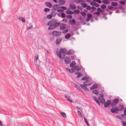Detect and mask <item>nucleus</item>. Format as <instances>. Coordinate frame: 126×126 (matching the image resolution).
Returning a JSON list of instances; mask_svg holds the SVG:
<instances>
[{
	"label": "nucleus",
	"mask_w": 126,
	"mask_h": 126,
	"mask_svg": "<svg viewBox=\"0 0 126 126\" xmlns=\"http://www.w3.org/2000/svg\"><path fill=\"white\" fill-rule=\"evenodd\" d=\"M76 64V63L75 61H73L70 64V67H73Z\"/></svg>",
	"instance_id": "393cba45"
},
{
	"label": "nucleus",
	"mask_w": 126,
	"mask_h": 126,
	"mask_svg": "<svg viewBox=\"0 0 126 126\" xmlns=\"http://www.w3.org/2000/svg\"><path fill=\"white\" fill-rule=\"evenodd\" d=\"M88 79L87 77H86L85 76H84V77H82L81 78V79L82 80H86Z\"/></svg>",
	"instance_id": "72a5a7b5"
},
{
	"label": "nucleus",
	"mask_w": 126,
	"mask_h": 126,
	"mask_svg": "<svg viewBox=\"0 0 126 126\" xmlns=\"http://www.w3.org/2000/svg\"><path fill=\"white\" fill-rule=\"evenodd\" d=\"M62 21H63L64 23H65L67 21V20L66 19H63L62 20Z\"/></svg>",
	"instance_id": "338daca9"
},
{
	"label": "nucleus",
	"mask_w": 126,
	"mask_h": 126,
	"mask_svg": "<svg viewBox=\"0 0 126 126\" xmlns=\"http://www.w3.org/2000/svg\"><path fill=\"white\" fill-rule=\"evenodd\" d=\"M116 117L117 118L120 119V120H122V119L121 117L120 116L117 115L116 116Z\"/></svg>",
	"instance_id": "e2e57ef3"
},
{
	"label": "nucleus",
	"mask_w": 126,
	"mask_h": 126,
	"mask_svg": "<svg viewBox=\"0 0 126 126\" xmlns=\"http://www.w3.org/2000/svg\"><path fill=\"white\" fill-rule=\"evenodd\" d=\"M119 2L122 5H124L125 3V2L124 0L120 1Z\"/></svg>",
	"instance_id": "37998d69"
},
{
	"label": "nucleus",
	"mask_w": 126,
	"mask_h": 126,
	"mask_svg": "<svg viewBox=\"0 0 126 126\" xmlns=\"http://www.w3.org/2000/svg\"><path fill=\"white\" fill-rule=\"evenodd\" d=\"M69 23L71 25H72L73 24H76V21L74 19H72L69 20Z\"/></svg>",
	"instance_id": "a211bd4d"
},
{
	"label": "nucleus",
	"mask_w": 126,
	"mask_h": 126,
	"mask_svg": "<svg viewBox=\"0 0 126 126\" xmlns=\"http://www.w3.org/2000/svg\"><path fill=\"white\" fill-rule=\"evenodd\" d=\"M84 120L86 124L88 123L87 119L85 118V117H84Z\"/></svg>",
	"instance_id": "0e129e2a"
},
{
	"label": "nucleus",
	"mask_w": 126,
	"mask_h": 126,
	"mask_svg": "<svg viewBox=\"0 0 126 126\" xmlns=\"http://www.w3.org/2000/svg\"><path fill=\"white\" fill-rule=\"evenodd\" d=\"M51 15H52V16L54 17L56 15V13L54 12H52L51 13Z\"/></svg>",
	"instance_id": "49530a36"
},
{
	"label": "nucleus",
	"mask_w": 126,
	"mask_h": 126,
	"mask_svg": "<svg viewBox=\"0 0 126 126\" xmlns=\"http://www.w3.org/2000/svg\"><path fill=\"white\" fill-rule=\"evenodd\" d=\"M61 114L64 117H66V113L64 112H61Z\"/></svg>",
	"instance_id": "c9c22d12"
},
{
	"label": "nucleus",
	"mask_w": 126,
	"mask_h": 126,
	"mask_svg": "<svg viewBox=\"0 0 126 126\" xmlns=\"http://www.w3.org/2000/svg\"><path fill=\"white\" fill-rule=\"evenodd\" d=\"M103 104H104V107L107 108L110 105H111V101L110 100H108L106 102L105 101Z\"/></svg>",
	"instance_id": "0eeeda50"
},
{
	"label": "nucleus",
	"mask_w": 126,
	"mask_h": 126,
	"mask_svg": "<svg viewBox=\"0 0 126 126\" xmlns=\"http://www.w3.org/2000/svg\"><path fill=\"white\" fill-rule=\"evenodd\" d=\"M64 61L66 64H69L71 62V60L69 56H66L64 59Z\"/></svg>",
	"instance_id": "6e6552de"
},
{
	"label": "nucleus",
	"mask_w": 126,
	"mask_h": 126,
	"mask_svg": "<svg viewBox=\"0 0 126 126\" xmlns=\"http://www.w3.org/2000/svg\"><path fill=\"white\" fill-rule=\"evenodd\" d=\"M95 101L99 105H100V103L98 99L97 98L95 100Z\"/></svg>",
	"instance_id": "c03bdc74"
},
{
	"label": "nucleus",
	"mask_w": 126,
	"mask_h": 126,
	"mask_svg": "<svg viewBox=\"0 0 126 126\" xmlns=\"http://www.w3.org/2000/svg\"><path fill=\"white\" fill-rule=\"evenodd\" d=\"M64 95L65 97L68 101L70 102V103L73 102L72 100L69 99L70 96H68L66 94H64Z\"/></svg>",
	"instance_id": "f3484780"
},
{
	"label": "nucleus",
	"mask_w": 126,
	"mask_h": 126,
	"mask_svg": "<svg viewBox=\"0 0 126 126\" xmlns=\"http://www.w3.org/2000/svg\"><path fill=\"white\" fill-rule=\"evenodd\" d=\"M119 8L120 9L122 10H125V8L124 7L122 6H121L119 7Z\"/></svg>",
	"instance_id": "69168bd1"
},
{
	"label": "nucleus",
	"mask_w": 126,
	"mask_h": 126,
	"mask_svg": "<svg viewBox=\"0 0 126 126\" xmlns=\"http://www.w3.org/2000/svg\"><path fill=\"white\" fill-rule=\"evenodd\" d=\"M52 16V15L51 14H49L47 15V17L48 18L50 19L51 18Z\"/></svg>",
	"instance_id": "a19ab883"
},
{
	"label": "nucleus",
	"mask_w": 126,
	"mask_h": 126,
	"mask_svg": "<svg viewBox=\"0 0 126 126\" xmlns=\"http://www.w3.org/2000/svg\"><path fill=\"white\" fill-rule=\"evenodd\" d=\"M19 19L23 22H25V19L22 17H19Z\"/></svg>",
	"instance_id": "bb28decb"
},
{
	"label": "nucleus",
	"mask_w": 126,
	"mask_h": 126,
	"mask_svg": "<svg viewBox=\"0 0 126 126\" xmlns=\"http://www.w3.org/2000/svg\"><path fill=\"white\" fill-rule=\"evenodd\" d=\"M71 36V34L70 33H68L66 34L65 36V38L66 39H68Z\"/></svg>",
	"instance_id": "7c9ffc66"
},
{
	"label": "nucleus",
	"mask_w": 126,
	"mask_h": 126,
	"mask_svg": "<svg viewBox=\"0 0 126 126\" xmlns=\"http://www.w3.org/2000/svg\"><path fill=\"white\" fill-rule=\"evenodd\" d=\"M70 6L71 9L72 10H74L76 8V5L74 4H70Z\"/></svg>",
	"instance_id": "4be33fe9"
},
{
	"label": "nucleus",
	"mask_w": 126,
	"mask_h": 126,
	"mask_svg": "<svg viewBox=\"0 0 126 126\" xmlns=\"http://www.w3.org/2000/svg\"><path fill=\"white\" fill-rule=\"evenodd\" d=\"M92 93L94 94H98L99 92L97 90H95L93 91L92 92Z\"/></svg>",
	"instance_id": "473e14b6"
},
{
	"label": "nucleus",
	"mask_w": 126,
	"mask_h": 126,
	"mask_svg": "<svg viewBox=\"0 0 126 126\" xmlns=\"http://www.w3.org/2000/svg\"><path fill=\"white\" fill-rule=\"evenodd\" d=\"M91 8L92 9V11L93 12L96 9V8L95 7L93 6H92Z\"/></svg>",
	"instance_id": "3c124183"
},
{
	"label": "nucleus",
	"mask_w": 126,
	"mask_h": 126,
	"mask_svg": "<svg viewBox=\"0 0 126 126\" xmlns=\"http://www.w3.org/2000/svg\"><path fill=\"white\" fill-rule=\"evenodd\" d=\"M104 96V95L103 94H100V96L98 98V99L100 100V102L102 104H104V102L105 101V99L103 97Z\"/></svg>",
	"instance_id": "20e7f679"
},
{
	"label": "nucleus",
	"mask_w": 126,
	"mask_h": 126,
	"mask_svg": "<svg viewBox=\"0 0 126 126\" xmlns=\"http://www.w3.org/2000/svg\"><path fill=\"white\" fill-rule=\"evenodd\" d=\"M84 83L86 84V85L87 86H88L91 85V83L89 80L88 79L86 80L85 81L83 82Z\"/></svg>",
	"instance_id": "2eb2a0df"
},
{
	"label": "nucleus",
	"mask_w": 126,
	"mask_h": 126,
	"mask_svg": "<svg viewBox=\"0 0 126 126\" xmlns=\"http://www.w3.org/2000/svg\"><path fill=\"white\" fill-rule=\"evenodd\" d=\"M80 86L82 88L83 90H85L87 92H88V90L87 88L86 87V84H85L83 83V84H80Z\"/></svg>",
	"instance_id": "1a4fd4ad"
},
{
	"label": "nucleus",
	"mask_w": 126,
	"mask_h": 126,
	"mask_svg": "<svg viewBox=\"0 0 126 126\" xmlns=\"http://www.w3.org/2000/svg\"><path fill=\"white\" fill-rule=\"evenodd\" d=\"M77 113L78 115L79 116L82 117H83V116H82V114H81L80 111H79V110H78L77 111Z\"/></svg>",
	"instance_id": "58836bf2"
},
{
	"label": "nucleus",
	"mask_w": 126,
	"mask_h": 126,
	"mask_svg": "<svg viewBox=\"0 0 126 126\" xmlns=\"http://www.w3.org/2000/svg\"><path fill=\"white\" fill-rule=\"evenodd\" d=\"M32 28V25H31L29 27H27V30H29L30 29Z\"/></svg>",
	"instance_id": "774afa93"
},
{
	"label": "nucleus",
	"mask_w": 126,
	"mask_h": 126,
	"mask_svg": "<svg viewBox=\"0 0 126 126\" xmlns=\"http://www.w3.org/2000/svg\"><path fill=\"white\" fill-rule=\"evenodd\" d=\"M100 8H97V11L100 12L103 11Z\"/></svg>",
	"instance_id": "8fccbe9b"
},
{
	"label": "nucleus",
	"mask_w": 126,
	"mask_h": 126,
	"mask_svg": "<svg viewBox=\"0 0 126 126\" xmlns=\"http://www.w3.org/2000/svg\"><path fill=\"white\" fill-rule=\"evenodd\" d=\"M66 25L64 23H62L60 26V29L62 30H63L65 28Z\"/></svg>",
	"instance_id": "4468645a"
},
{
	"label": "nucleus",
	"mask_w": 126,
	"mask_h": 126,
	"mask_svg": "<svg viewBox=\"0 0 126 126\" xmlns=\"http://www.w3.org/2000/svg\"><path fill=\"white\" fill-rule=\"evenodd\" d=\"M94 6L96 7H98L99 6V5L98 4H97L96 2H94Z\"/></svg>",
	"instance_id": "6e6d98bb"
},
{
	"label": "nucleus",
	"mask_w": 126,
	"mask_h": 126,
	"mask_svg": "<svg viewBox=\"0 0 126 126\" xmlns=\"http://www.w3.org/2000/svg\"><path fill=\"white\" fill-rule=\"evenodd\" d=\"M72 17V16L71 15H67L66 18L69 19H71Z\"/></svg>",
	"instance_id": "79ce46f5"
},
{
	"label": "nucleus",
	"mask_w": 126,
	"mask_h": 126,
	"mask_svg": "<svg viewBox=\"0 0 126 126\" xmlns=\"http://www.w3.org/2000/svg\"><path fill=\"white\" fill-rule=\"evenodd\" d=\"M65 14L62 13H61V16L62 18H64L65 17Z\"/></svg>",
	"instance_id": "a18cd8bd"
},
{
	"label": "nucleus",
	"mask_w": 126,
	"mask_h": 126,
	"mask_svg": "<svg viewBox=\"0 0 126 126\" xmlns=\"http://www.w3.org/2000/svg\"><path fill=\"white\" fill-rule=\"evenodd\" d=\"M62 33V32L60 31H54L52 32V34L53 36L54 37H58L59 35H61Z\"/></svg>",
	"instance_id": "423d86ee"
},
{
	"label": "nucleus",
	"mask_w": 126,
	"mask_h": 126,
	"mask_svg": "<svg viewBox=\"0 0 126 126\" xmlns=\"http://www.w3.org/2000/svg\"><path fill=\"white\" fill-rule=\"evenodd\" d=\"M110 110V111L112 113H117L119 112L118 109L117 107L114 106H112Z\"/></svg>",
	"instance_id": "39448f33"
},
{
	"label": "nucleus",
	"mask_w": 126,
	"mask_h": 126,
	"mask_svg": "<svg viewBox=\"0 0 126 126\" xmlns=\"http://www.w3.org/2000/svg\"><path fill=\"white\" fill-rule=\"evenodd\" d=\"M87 17L90 18L92 17V14L90 13H88L87 14Z\"/></svg>",
	"instance_id": "2f4dec72"
},
{
	"label": "nucleus",
	"mask_w": 126,
	"mask_h": 126,
	"mask_svg": "<svg viewBox=\"0 0 126 126\" xmlns=\"http://www.w3.org/2000/svg\"><path fill=\"white\" fill-rule=\"evenodd\" d=\"M80 14L83 16L84 17H85L86 14V13L83 11H81L80 12Z\"/></svg>",
	"instance_id": "cd10ccee"
},
{
	"label": "nucleus",
	"mask_w": 126,
	"mask_h": 126,
	"mask_svg": "<svg viewBox=\"0 0 126 126\" xmlns=\"http://www.w3.org/2000/svg\"><path fill=\"white\" fill-rule=\"evenodd\" d=\"M62 38L61 37H58L56 40V45H58L60 44L62 40Z\"/></svg>",
	"instance_id": "f8f14e48"
},
{
	"label": "nucleus",
	"mask_w": 126,
	"mask_h": 126,
	"mask_svg": "<svg viewBox=\"0 0 126 126\" xmlns=\"http://www.w3.org/2000/svg\"><path fill=\"white\" fill-rule=\"evenodd\" d=\"M74 71L76 70L77 71H79L81 69V68L80 66H79V65H77L75 66L74 68H73Z\"/></svg>",
	"instance_id": "6ab92c4d"
},
{
	"label": "nucleus",
	"mask_w": 126,
	"mask_h": 126,
	"mask_svg": "<svg viewBox=\"0 0 126 126\" xmlns=\"http://www.w3.org/2000/svg\"><path fill=\"white\" fill-rule=\"evenodd\" d=\"M111 4L112 6H115L117 5V3L114 2H111Z\"/></svg>",
	"instance_id": "c85d7f7f"
},
{
	"label": "nucleus",
	"mask_w": 126,
	"mask_h": 126,
	"mask_svg": "<svg viewBox=\"0 0 126 126\" xmlns=\"http://www.w3.org/2000/svg\"><path fill=\"white\" fill-rule=\"evenodd\" d=\"M124 114H121V116L125 120H126V109H124L123 110Z\"/></svg>",
	"instance_id": "9b49d317"
},
{
	"label": "nucleus",
	"mask_w": 126,
	"mask_h": 126,
	"mask_svg": "<svg viewBox=\"0 0 126 126\" xmlns=\"http://www.w3.org/2000/svg\"><path fill=\"white\" fill-rule=\"evenodd\" d=\"M121 122L123 126H126V122L125 121H121Z\"/></svg>",
	"instance_id": "ea45409f"
},
{
	"label": "nucleus",
	"mask_w": 126,
	"mask_h": 126,
	"mask_svg": "<svg viewBox=\"0 0 126 126\" xmlns=\"http://www.w3.org/2000/svg\"><path fill=\"white\" fill-rule=\"evenodd\" d=\"M107 7L109 9H112L113 8L112 6H108Z\"/></svg>",
	"instance_id": "052dcab7"
},
{
	"label": "nucleus",
	"mask_w": 126,
	"mask_h": 126,
	"mask_svg": "<svg viewBox=\"0 0 126 126\" xmlns=\"http://www.w3.org/2000/svg\"><path fill=\"white\" fill-rule=\"evenodd\" d=\"M72 50H68L66 53V54L68 55H70L72 53Z\"/></svg>",
	"instance_id": "c756f323"
},
{
	"label": "nucleus",
	"mask_w": 126,
	"mask_h": 126,
	"mask_svg": "<svg viewBox=\"0 0 126 126\" xmlns=\"http://www.w3.org/2000/svg\"><path fill=\"white\" fill-rule=\"evenodd\" d=\"M82 0H75V2L76 3H79Z\"/></svg>",
	"instance_id": "09e8293b"
},
{
	"label": "nucleus",
	"mask_w": 126,
	"mask_h": 126,
	"mask_svg": "<svg viewBox=\"0 0 126 126\" xmlns=\"http://www.w3.org/2000/svg\"><path fill=\"white\" fill-rule=\"evenodd\" d=\"M66 69L67 71H68L71 73H73L74 72L73 68H72L71 69L68 68H66Z\"/></svg>",
	"instance_id": "412c9836"
},
{
	"label": "nucleus",
	"mask_w": 126,
	"mask_h": 126,
	"mask_svg": "<svg viewBox=\"0 0 126 126\" xmlns=\"http://www.w3.org/2000/svg\"><path fill=\"white\" fill-rule=\"evenodd\" d=\"M65 2V0H59V3L60 5H63L64 4Z\"/></svg>",
	"instance_id": "b1692460"
},
{
	"label": "nucleus",
	"mask_w": 126,
	"mask_h": 126,
	"mask_svg": "<svg viewBox=\"0 0 126 126\" xmlns=\"http://www.w3.org/2000/svg\"><path fill=\"white\" fill-rule=\"evenodd\" d=\"M45 4L49 8H51L52 6V5L51 3L48 2H45Z\"/></svg>",
	"instance_id": "dca6fc26"
},
{
	"label": "nucleus",
	"mask_w": 126,
	"mask_h": 126,
	"mask_svg": "<svg viewBox=\"0 0 126 126\" xmlns=\"http://www.w3.org/2000/svg\"><path fill=\"white\" fill-rule=\"evenodd\" d=\"M38 59V57L37 56L36 57V56H35V59L34 60L35 62H37V60Z\"/></svg>",
	"instance_id": "680f3d73"
},
{
	"label": "nucleus",
	"mask_w": 126,
	"mask_h": 126,
	"mask_svg": "<svg viewBox=\"0 0 126 126\" xmlns=\"http://www.w3.org/2000/svg\"><path fill=\"white\" fill-rule=\"evenodd\" d=\"M118 111H121L123 110L124 108V106L123 105L120 104H119L118 107H117Z\"/></svg>",
	"instance_id": "9d476101"
},
{
	"label": "nucleus",
	"mask_w": 126,
	"mask_h": 126,
	"mask_svg": "<svg viewBox=\"0 0 126 126\" xmlns=\"http://www.w3.org/2000/svg\"><path fill=\"white\" fill-rule=\"evenodd\" d=\"M49 10L50 9L48 8H46L44 9V11L46 12L49 11Z\"/></svg>",
	"instance_id": "603ef678"
},
{
	"label": "nucleus",
	"mask_w": 126,
	"mask_h": 126,
	"mask_svg": "<svg viewBox=\"0 0 126 126\" xmlns=\"http://www.w3.org/2000/svg\"><path fill=\"white\" fill-rule=\"evenodd\" d=\"M82 76V74L79 72V73L78 74V75L77 76V78H80V77H81Z\"/></svg>",
	"instance_id": "4c0bfd02"
},
{
	"label": "nucleus",
	"mask_w": 126,
	"mask_h": 126,
	"mask_svg": "<svg viewBox=\"0 0 126 126\" xmlns=\"http://www.w3.org/2000/svg\"><path fill=\"white\" fill-rule=\"evenodd\" d=\"M98 87V84L96 83H95L90 88V90H92L93 89H95L97 88Z\"/></svg>",
	"instance_id": "ddd939ff"
},
{
	"label": "nucleus",
	"mask_w": 126,
	"mask_h": 126,
	"mask_svg": "<svg viewBox=\"0 0 126 126\" xmlns=\"http://www.w3.org/2000/svg\"><path fill=\"white\" fill-rule=\"evenodd\" d=\"M57 19H53L49 21L47 24V26H49L48 30H51L54 29L55 28L58 27L60 24V22H57Z\"/></svg>",
	"instance_id": "f257e3e1"
},
{
	"label": "nucleus",
	"mask_w": 126,
	"mask_h": 126,
	"mask_svg": "<svg viewBox=\"0 0 126 126\" xmlns=\"http://www.w3.org/2000/svg\"><path fill=\"white\" fill-rule=\"evenodd\" d=\"M60 51H57L56 53V54L60 59H61L62 58L61 53H65L67 51V50L65 48H61L60 50Z\"/></svg>",
	"instance_id": "f03ea898"
},
{
	"label": "nucleus",
	"mask_w": 126,
	"mask_h": 126,
	"mask_svg": "<svg viewBox=\"0 0 126 126\" xmlns=\"http://www.w3.org/2000/svg\"><path fill=\"white\" fill-rule=\"evenodd\" d=\"M59 8V5L57 4L54 5L52 7L53 9L54 10H56L57 9Z\"/></svg>",
	"instance_id": "5701e85b"
},
{
	"label": "nucleus",
	"mask_w": 126,
	"mask_h": 126,
	"mask_svg": "<svg viewBox=\"0 0 126 126\" xmlns=\"http://www.w3.org/2000/svg\"><path fill=\"white\" fill-rule=\"evenodd\" d=\"M119 99L118 98H114L112 102L111 101V106H115L119 103Z\"/></svg>",
	"instance_id": "7ed1b4c3"
},
{
	"label": "nucleus",
	"mask_w": 126,
	"mask_h": 126,
	"mask_svg": "<svg viewBox=\"0 0 126 126\" xmlns=\"http://www.w3.org/2000/svg\"><path fill=\"white\" fill-rule=\"evenodd\" d=\"M68 32V30L67 29H66L64 31H63L62 32V33H65L66 32Z\"/></svg>",
	"instance_id": "bf43d9fd"
},
{
	"label": "nucleus",
	"mask_w": 126,
	"mask_h": 126,
	"mask_svg": "<svg viewBox=\"0 0 126 126\" xmlns=\"http://www.w3.org/2000/svg\"><path fill=\"white\" fill-rule=\"evenodd\" d=\"M60 8L62 9V10H65L66 9V7L65 6H62L60 7Z\"/></svg>",
	"instance_id": "5fc2aeb1"
},
{
	"label": "nucleus",
	"mask_w": 126,
	"mask_h": 126,
	"mask_svg": "<svg viewBox=\"0 0 126 126\" xmlns=\"http://www.w3.org/2000/svg\"><path fill=\"white\" fill-rule=\"evenodd\" d=\"M100 14V12H97V11L95 12L94 13V14L96 15H98V16H99V15Z\"/></svg>",
	"instance_id": "864d4df0"
},
{
	"label": "nucleus",
	"mask_w": 126,
	"mask_h": 126,
	"mask_svg": "<svg viewBox=\"0 0 126 126\" xmlns=\"http://www.w3.org/2000/svg\"><path fill=\"white\" fill-rule=\"evenodd\" d=\"M74 86L77 89L81 92H83V90L81 88L78 86L77 84H74Z\"/></svg>",
	"instance_id": "aec40b11"
},
{
	"label": "nucleus",
	"mask_w": 126,
	"mask_h": 126,
	"mask_svg": "<svg viewBox=\"0 0 126 126\" xmlns=\"http://www.w3.org/2000/svg\"><path fill=\"white\" fill-rule=\"evenodd\" d=\"M74 11L75 13L78 14L80 12V11L78 9H77Z\"/></svg>",
	"instance_id": "de8ad7c7"
},
{
	"label": "nucleus",
	"mask_w": 126,
	"mask_h": 126,
	"mask_svg": "<svg viewBox=\"0 0 126 126\" xmlns=\"http://www.w3.org/2000/svg\"><path fill=\"white\" fill-rule=\"evenodd\" d=\"M82 6L83 8L86 7L87 6V4L86 3H82V4L81 3Z\"/></svg>",
	"instance_id": "e433bc0d"
},
{
	"label": "nucleus",
	"mask_w": 126,
	"mask_h": 126,
	"mask_svg": "<svg viewBox=\"0 0 126 126\" xmlns=\"http://www.w3.org/2000/svg\"><path fill=\"white\" fill-rule=\"evenodd\" d=\"M102 2L105 4H108L109 3V1L108 0H103L102 1Z\"/></svg>",
	"instance_id": "a878e982"
},
{
	"label": "nucleus",
	"mask_w": 126,
	"mask_h": 126,
	"mask_svg": "<svg viewBox=\"0 0 126 126\" xmlns=\"http://www.w3.org/2000/svg\"><path fill=\"white\" fill-rule=\"evenodd\" d=\"M36 68L39 71L40 69L39 66L37 64L35 65Z\"/></svg>",
	"instance_id": "13d9d810"
},
{
	"label": "nucleus",
	"mask_w": 126,
	"mask_h": 126,
	"mask_svg": "<svg viewBox=\"0 0 126 126\" xmlns=\"http://www.w3.org/2000/svg\"><path fill=\"white\" fill-rule=\"evenodd\" d=\"M100 7L103 10H104V9L106 8V6L104 4H102L101 5Z\"/></svg>",
	"instance_id": "f704fd0d"
},
{
	"label": "nucleus",
	"mask_w": 126,
	"mask_h": 126,
	"mask_svg": "<svg viewBox=\"0 0 126 126\" xmlns=\"http://www.w3.org/2000/svg\"><path fill=\"white\" fill-rule=\"evenodd\" d=\"M86 8L88 10H91V7L89 5L87 6Z\"/></svg>",
	"instance_id": "4d7b16f0"
}]
</instances>
